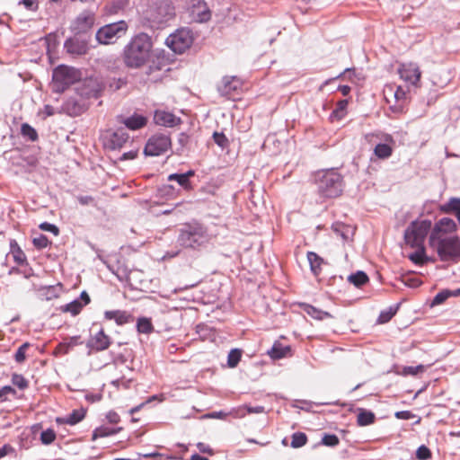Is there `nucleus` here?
Returning <instances> with one entry per match:
<instances>
[{"label":"nucleus","instance_id":"nucleus-13","mask_svg":"<svg viewBox=\"0 0 460 460\" xmlns=\"http://www.w3.org/2000/svg\"><path fill=\"white\" fill-rule=\"evenodd\" d=\"M242 87V81L237 76H224L217 85V91L222 96L231 97L237 93Z\"/></svg>","mask_w":460,"mask_h":460},{"label":"nucleus","instance_id":"nucleus-30","mask_svg":"<svg viewBox=\"0 0 460 460\" xmlns=\"http://www.w3.org/2000/svg\"><path fill=\"white\" fill-rule=\"evenodd\" d=\"M348 280L356 287H361L368 281V277L364 271H357L349 276Z\"/></svg>","mask_w":460,"mask_h":460},{"label":"nucleus","instance_id":"nucleus-15","mask_svg":"<svg viewBox=\"0 0 460 460\" xmlns=\"http://www.w3.org/2000/svg\"><path fill=\"white\" fill-rule=\"evenodd\" d=\"M111 343L110 336H108L103 329H101L96 334L93 335L88 342L87 347L95 351H102L107 349Z\"/></svg>","mask_w":460,"mask_h":460},{"label":"nucleus","instance_id":"nucleus-17","mask_svg":"<svg viewBox=\"0 0 460 460\" xmlns=\"http://www.w3.org/2000/svg\"><path fill=\"white\" fill-rule=\"evenodd\" d=\"M456 229V222L449 217L439 219L432 228L429 235H446L452 234Z\"/></svg>","mask_w":460,"mask_h":460},{"label":"nucleus","instance_id":"nucleus-62","mask_svg":"<svg viewBox=\"0 0 460 460\" xmlns=\"http://www.w3.org/2000/svg\"><path fill=\"white\" fill-rule=\"evenodd\" d=\"M265 411V408L263 406H255V407H252V406H248L246 405V411L247 413H262L264 412Z\"/></svg>","mask_w":460,"mask_h":460},{"label":"nucleus","instance_id":"nucleus-22","mask_svg":"<svg viewBox=\"0 0 460 460\" xmlns=\"http://www.w3.org/2000/svg\"><path fill=\"white\" fill-rule=\"evenodd\" d=\"M122 429L121 427L111 428L108 426H100L93 429L92 434V440L94 441L100 438H105L118 434Z\"/></svg>","mask_w":460,"mask_h":460},{"label":"nucleus","instance_id":"nucleus-42","mask_svg":"<svg viewBox=\"0 0 460 460\" xmlns=\"http://www.w3.org/2000/svg\"><path fill=\"white\" fill-rule=\"evenodd\" d=\"M12 383L18 388L23 390L28 387V381L22 375L13 374L12 376Z\"/></svg>","mask_w":460,"mask_h":460},{"label":"nucleus","instance_id":"nucleus-21","mask_svg":"<svg viewBox=\"0 0 460 460\" xmlns=\"http://www.w3.org/2000/svg\"><path fill=\"white\" fill-rule=\"evenodd\" d=\"M290 352L289 346H284L280 342H274L272 348L268 351L272 359H280L287 357Z\"/></svg>","mask_w":460,"mask_h":460},{"label":"nucleus","instance_id":"nucleus-35","mask_svg":"<svg viewBox=\"0 0 460 460\" xmlns=\"http://www.w3.org/2000/svg\"><path fill=\"white\" fill-rule=\"evenodd\" d=\"M305 311L311 317L317 320H323L324 318L331 317L329 313L317 309L313 305H306Z\"/></svg>","mask_w":460,"mask_h":460},{"label":"nucleus","instance_id":"nucleus-49","mask_svg":"<svg viewBox=\"0 0 460 460\" xmlns=\"http://www.w3.org/2000/svg\"><path fill=\"white\" fill-rule=\"evenodd\" d=\"M75 345H76V338H72L70 342L68 343H60L57 349L60 352V353H63V354H66L68 353L69 349L74 347Z\"/></svg>","mask_w":460,"mask_h":460},{"label":"nucleus","instance_id":"nucleus-31","mask_svg":"<svg viewBox=\"0 0 460 460\" xmlns=\"http://www.w3.org/2000/svg\"><path fill=\"white\" fill-rule=\"evenodd\" d=\"M168 181H177L186 190H190L192 188L190 180L186 179V176L182 173H172L168 176Z\"/></svg>","mask_w":460,"mask_h":460},{"label":"nucleus","instance_id":"nucleus-1","mask_svg":"<svg viewBox=\"0 0 460 460\" xmlns=\"http://www.w3.org/2000/svg\"><path fill=\"white\" fill-rule=\"evenodd\" d=\"M153 44L146 33H139L133 37L125 46L123 60L129 68H139L150 58Z\"/></svg>","mask_w":460,"mask_h":460},{"label":"nucleus","instance_id":"nucleus-27","mask_svg":"<svg viewBox=\"0 0 460 460\" xmlns=\"http://www.w3.org/2000/svg\"><path fill=\"white\" fill-rule=\"evenodd\" d=\"M85 417V411L84 409L74 410L69 415H67L63 422L68 425H75Z\"/></svg>","mask_w":460,"mask_h":460},{"label":"nucleus","instance_id":"nucleus-11","mask_svg":"<svg viewBox=\"0 0 460 460\" xmlns=\"http://www.w3.org/2000/svg\"><path fill=\"white\" fill-rule=\"evenodd\" d=\"M172 142L169 135L158 133L152 136L146 144L144 153L149 156H158L171 147Z\"/></svg>","mask_w":460,"mask_h":460},{"label":"nucleus","instance_id":"nucleus-52","mask_svg":"<svg viewBox=\"0 0 460 460\" xmlns=\"http://www.w3.org/2000/svg\"><path fill=\"white\" fill-rule=\"evenodd\" d=\"M228 414L234 418H243L247 414L246 405L234 408Z\"/></svg>","mask_w":460,"mask_h":460},{"label":"nucleus","instance_id":"nucleus-46","mask_svg":"<svg viewBox=\"0 0 460 460\" xmlns=\"http://www.w3.org/2000/svg\"><path fill=\"white\" fill-rule=\"evenodd\" d=\"M339 442L338 437L334 434H325L322 438V443L328 447H335Z\"/></svg>","mask_w":460,"mask_h":460},{"label":"nucleus","instance_id":"nucleus-12","mask_svg":"<svg viewBox=\"0 0 460 460\" xmlns=\"http://www.w3.org/2000/svg\"><path fill=\"white\" fill-rule=\"evenodd\" d=\"M398 74L401 79L415 87L418 86L421 76L419 66L412 62L401 64Z\"/></svg>","mask_w":460,"mask_h":460},{"label":"nucleus","instance_id":"nucleus-38","mask_svg":"<svg viewBox=\"0 0 460 460\" xmlns=\"http://www.w3.org/2000/svg\"><path fill=\"white\" fill-rule=\"evenodd\" d=\"M21 132L23 137H28L31 141H35L38 138L36 130L27 123L22 125Z\"/></svg>","mask_w":460,"mask_h":460},{"label":"nucleus","instance_id":"nucleus-54","mask_svg":"<svg viewBox=\"0 0 460 460\" xmlns=\"http://www.w3.org/2000/svg\"><path fill=\"white\" fill-rule=\"evenodd\" d=\"M106 419L111 424H117L120 420L119 415L117 412L113 411H110L106 414Z\"/></svg>","mask_w":460,"mask_h":460},{"label":"nucleus","instance_id":"nucleus-9","mask_svg":"<svg viewBox=\"0 0 460 460\" xmlns=\"http://www.w3.org/2000/svg\"><path fill=\"white\" fill-rule=\"evenodd\" d=\"M129 135L123 128L115 130L109 129L102 136L104 149L108 151H119L129 142Z\"/></svg>","mask_w":460,"mask_h":460},{"label":"nucleus","instance_id":"nucleus-4","mask_svg":"<svg viewBox=\"0 0 460 460\" xmlns=\"http://www.w3.org/2000/svg\"><path fill=\"white\" fill-rule=\"evenodd\" d=\"M177 242L182 247L195 249L207 243L208 235L200 225H187L181 229Z\"/></svg>","mask_w":460,"mask_h":460},{"label":"nucleus","instance_id":"nucleus-50","mask_svg":"<svg viewBox=\"0 0 460 460\" xmlns=\"http://www.w3.org/2000/svg\"><path fill=\"white\" fill-rule=\"evenodd\" d=\"M40 229H41L42 231L50 232V233L54 234L55 235H58V234H59L58 227L57 226L48 223V222L41 223L40 225Z\"/></svg>","mask_w":460,"mask_h":460},{"label":"nucleus","instance_id":"nucleus-36","mask_svg":"<svg viewBox=\"0 0 460 460\" xmlns=\"http://www.w3.org/2000/svg\"><path fill=\"white\" fill-rule=\"evenodd\" d=\"M83 307H84V305L82 304V302L79 299H75V300L66 304L64 306L63 311L68 312L72 315H76L81 312Z\"/></svg>","mask_w":460,"mask_h":460},{"label":"nucleus","instance_id":"nucleus-10","mask_svg":"<svg viewBox=\"0 0 460 460\" xmlns=\"http://www.w3.org/2000/svg\"><path fill=\"white\" fill-rule=\"evenodd\" d=\"M193 43V36L189 29H180L166 39L167 46L175 53L181 54Z\"/></svg>","mask_w":460,"mask_h":460},{"label":"nucleus","instance_id":"nucleus-61","mask_svg":"<svg viewBox=\"0 0 460 460\" xmlns=\"http://www.w3.org/2000/svg\"><path fill=\"white\" fill-rule=\"evenodd\" d=\"M189 139H190L189 135L182 132L179 135L178 142L181 145V146L184 147L188 145Z\"/></svg>","mask_w":460,"mask_h":460},{"label":"nucleus","instance_id":"nucleus-45","mask_svg":"<svg viewBox=\"0 0 460 460\" xmlns=\"http://www.w3.org/2000/svg\"><path fill=\"white\" fill-rule=\"evenodd\" d=\"M416 457L419 460H428L431 457V452L426 446L421 445L416 451Z\"/></svg>","mask_w":460,"mask_h":460},{"label":"nucleus","instance_id":"nucleus-29","mask_svg":"<svg viewBox=\"0 0 460 460\" xmlns=\"http://www.w3.org/2000/svg\"><path fill=\"white\" fill-rule=\"evenodd\" d=\"M442 210L446 213H454L456 216L460 214V199L452 198L442 207Z\"/></svg>","mask_w":460,"mask_h":460},{"label":"nucleus","instance_id":"nucleus-64","mask_svg":"<svg viewBox=\"0 0 460 460\" xmlns=\"http://www.w3.org/2000/svg\"><path fill=\"white\" fill-rule=\"evenodd\" d=\"M411 416V413L408 411H397L395 413V417L398 418V419H402V420H409Z\"/></svg>","mask_w":460,"mask_h":460},{"label":"nucleus","instance_id":"nucleus-26","mask_svg":"<svg viewBox=\"0 0 460 460\" xmlns=\"http://www.w3.org/2000/svg\"><path fill=\"white\" fill-rule=\"evenodd\" d=\"M376 416L374 412L361 409L357 416V423L358 426H367L374 423Z\"/></svg>","mask_w":460,"mask_h":460},{"label":"nucleus","instance_id":"nucleus-40","mask_svg":"<svg viewBox=\"0 0 460 460\" xmlns=\"http://www.w3.org/2000/svg\"><path fill=\"white\" fill-rule=\"evenodd\" d=\"M56 438V433L53 429H48L43 430L40 434V441L44 445L51 444Z\"/></svg>","mask_w":460,"mask_h":460},{"label":"nucleus","instance_id":"nucleus-20","mask_svg":"<svg viewBox=\"0 0 460 460\" xmlns=\"http://www.w3.org/2000/svg\"><path fill=\"white\" fill-rule=\"evenodd\" d=\"M80 91L81 94L87 98H97L100 95L102 88L96 80L88 79L83 83V87Z\"/></svg>","mask_w":460,"mask_h":460},{"label":"nucleus","instance_id":"nucleus-47","mask_svg":"<svg viewBox=\"0 0 460 460\" xmlns=\"http://www.w3.org/2000/svg\"><path fill=\"white\" fill-rule=\"evenodd\" d=\"M213 138L215 143L222 148H225L228 144V139L223 133L214 132Z\"/></svg>","mask_w":460,"mask_h":460},{"label":"nucleus","instance_id":"nucleus-33","mask_svg":"<svg viewBox=\"0 0 460 460\" xmlns=\"http://www.w3.org/2000/svg\"><path fill=\"white\" fill-rule=\"evenodd\" d=\"M137 328L139 332L146 334L152 332L154 330L150 319L146 317H141L137 320Z\"/></svg>","mask_w":460,"mask_h":460},{"label":"nucleus","instance_id":"nucleus-59","mask_svg":"<svg viewBox=\"0 0 460 460\" xmlns=\"http://www.w3.org/2000/svg\"><path fill=\"white\" fill-rule=\"evenodd\" d=\"M197 447L199 450V452H201V453H207L208 455H213V450L211 449V447L205 443L199 442L197 444Z\"/></svg>","mask_w":460,"mask_h":460},{"label":"nucleus","instance_id":"nucleus-32","mask_svg":"<svg viewBox=\"0 0 460 460\" xmlns=\"http://www.w3.org/2000/svg\"><path fill=\"white\" fill-rule=\"evenodd\" d=\"M348 106L347 100H341L337 102L335 110L331 114V119H341L345 116V111Z\"/></svg>","mask_w":460,"mask_h":460},{"label":"nucleus","instance_id":"nucleus-5","mask_svg":"<svg viewBox=\"0 0 460 460\" xmlns=\"http://www.w3.org/2000/svg\"><path fill=\"white\" fill-rule=\"evenodd\" d=\"M365 139L368 144L375 145L374 154L379 159H387L392 155L395 141L391 135L377 131L365 135Z\"/></svg>","mask_w":460,"mask_h":460},{"label":"nucleus","instance_id":"nucleus-56","mask_svg":"<svg viewBox=\"0 0 460 460\" xmlns=\"http://www.w3.org/2000/svg\"><path fill=\"white\" fill-rule=\"evenodd\" d=\"M199 4H202V6L204 7V10L202 11V13L199 15V20L201 22H204V21H208L209 18H210V13L207 7V4L204 1H200Z\"/></svg>","mask_w":460,"mask_h":460},{"label":"nucleus","instance_id":"nucleus-55","mask_svg":"<svg viewBox=\"0 0 460 460\" xmlns=\"http://www.w3.org/2000/svg\"><path fill=\"white\" fill-rule=\"evenodd\" d=\"M405 96H406V92L405 90L401 87V86H398L396 88V90L394 92V97L396 101H402L405 99Z\"/></svg>","mask_w":460,"mask_h":460},{"label":"nucleus","instance_id":"nucleus-44","mask_svg":"<svg viewBox=\"0 0 460 460\" xmlns=\"http://www.w3.org/2000/svg\"><path fill=\"white\" fill-rule=\"evenodd\" d=\"M32 243L37 249H44L49 244V241L46 235L40 234L33 238Z\"/></svg>","mask_w":460,"mask_h":460},{"label":"nucleus","instance_id":"nucleus-43","mask_svg":"<svg viewBox=\"0 0 460 460\" xmlns=\"http://www.w3.org/2000/svg\"><path fill=\"white\" fill-rule=\"evenodd\" d=\"M402 282L405 286L415 288L421 285V280L412 275H406L402 278Z\"/></svg>","mask_w":460,"mask_h":460},{"label":"nucleus","instance_id":"nucleus-34","mask_svg":"<svg viewBox=\"0 0 460 460\" xmlns=\"http://www.w3.org/2000/svg\"><path fill=\"white\" fill-rule=\"evenodd\" d=\"M242 350L239 349H233L229 351L227 356V365L229 367H235L241 360Z\"/></svg>","mask_w":460,"mask_h":460},{"label":"nucleus","instance_id":"nucleus-60","mask_svg":"<svg viewBox=\"0 0 460 460\" xmlns=\"http://www.w3.org/2000/svg\"><path fill=\"white\" fill-rule=\"evenodd\" d=\"M19 4H23L28 10H35L38 6L37 0H22Z\"/></svg>","mask_w":460,"mask_h":460},{"label":"nucleus","instance_id":"nucleus-18","mask_svg":"<svg viewBox=\"0 0 460 460\" xmlns=\"http://www.w3.org/2000/svg\"><path fill=\"white\" fill-rule=\"evenodd\" d=\"M155 123L164 127L172 128L181 122V119L166 111H156L154 115Z\"/></svg>","mask_w":460,"mask_h":460},{"label":"nucleus","instance_id":"nucleus-14","mask_svg":"<svg viewBox=\"0 0 460 460\" xmlns=\"http://www.w3.org/2000/svg\"><path fill=\"white\" fill-rule=\"evenodd\" d=\"M95 22V15L93 12L84 11L82 12L73 24V29L76 32H85L90 30Z\"/></svg>","mask_w":460,"mask_h":460},{"label":"nucleus","instance_id":"nucleus-8","mask_svg":"<svg viewBox=\"0 0 460 460\" xmlns=\"http://www.w3.org/2000/svg\"><path fill=\"white\" fill-rule=\"evenodd\" d=\"M128 24L125 21H119L106 24L96 32V40L101 44H112L118 39L126 34Z\"/></svg>","mask_w":460,"mask_h":460},{"label":"nucleus","instance_id":"nucleus-6","mask_svg":"<svg viewBox=\"0 0 460 460\" xmlns=\"http://www.w3.org/2000/svg\"><path fill=\"white\" fill-rule=\"evenodd\" d=\"M80 79V73L77 69L67 66H58L53 71L52 88L56 93H63L71 84Z\"/></svg>","mask_w":460,"mask_h":460},{"label":"nucleus","instance_id":"nucleus-53","mask_svg":"<svg viewBox=\"0 0 460 460\" xmlns=\"http://www.w3.org/2000/svg\"><path fill=\"white\" fill-rule=\"evenodd\" d=\"M41 295L46 296V299L49 300L52 297H56L55 288L52 286L45 287L40 289Z\"/></svg>","mask_w":460,"mask_h":460},{"label":"nucleus","instance_id":"nucleus-7","mask_svg":"<svg viewBox=\"0 0 460 460\" xmlns=\"http://www.w3.org/2000/svg\"><path fill=\"white\" fill-rule=\"evenodd\" d=\"M431 221L421 220L412 222L404 232V239L411 246H424L428 234L431 232Z\"/></svg>","mask_w":460,"mask_h":460},{"label":"nucleus","instance_id":"nucleus-39","mask_svg":"<svg viewBox=\"0 0 460 460\" xmlns=\"http://www.w3.org/2000/svg\"><path fill=\"white\" fill-rule=\"evenodd\" d=\"M453 296V292L448 289H445L438 293L433 300H432V305H437L444 303L448 297Z\"/></svg>","mask_w":460,"mask_h":460},{"label":"nucleus","instance_id":"nucleus-2","mask_svg":"<svg viewBox=\"0 0 460 460\" xmlns=\"http://www.w3.org/2000/svg\"><path fill=\"white\" fill-rule=\"evenodd\" d=\"M314 182L319 196L324 199L337 198L343 191V177L333 168L316 172Z\"/></svg>","mask_w":460,"mask_h":460},{"label":"nucleus","instance_id":"nucleus-25","mask_svg":"<svg viewBox=\"0 0 460 460\" xmlns=\"http://www.w3.org/2000/svg\"><path fill=\"white\" fill-rule=\"evenodd\" d=\"M307 260L309 261L310 268L314 275H319L321 272V266L323 262V260L314 252H307Z\"/></svg>","mask_w":460,"mask_h":460},{"label":"nucleus","instance_id":"nucleus-19","mask_svg":"<svg viewBox=\"0 0 460 460\" xmlns=\"http://www.w3.org/2000/svg\"><path fill=\"white\" fill-rule=\"evenodd\" d=\"M66 51L72 55L82 56L87 53L88 45L78 39H68L65 42Z\"/></svg>","mask_w":460,"mask_h":460},{"label":"nucleus","instance_id":"nucleus-51","mask_svg":"<svg viewBox=\"0 0 460 460\" xmlns=\"http://www.w3.org/2000/svg\"><path fill=\"white\" fill-rule=\"evenodd\" d=\"M395 310L390 308L388 311L382 312L379 315L378 321L379 323H386L392 319V317L395 314Z\"/></svg>","mask_w":460,"mask_h":460},{"label":"nucleus","instance_id":"nucleus-48","mask_svg":"<svg viewBox=\"0 0 460 460\" xmlns=\"http://www.w3.org/2000/svg\"><path fill=\"white\" fill-rule=\"evenodd\" d=\"M425 370V367L423 365H418L416 367H405L403 368V374L416 376L419 373H421Z\"/></svg>","mask_w":460,"mask_h":460},{"label":"nucleus","instance_id":"nucleus-63","mask_svg":"<svg viewBox=\"0 0 460 460\" xmlns=\"http://www.w3.org/2000/svg\"><path fill=\"white\" fill-rule=\"evenodd\" d=\"M77 199L81 205H89L93 202V199L91 196H79Z\"/></svg>","mask_w":460,"mask_h":460},{"label":"nucleus","instance_id":"nucleus-58","mask_svg":"<svg viewBox=\"0 0 460 460\" xmlns=\"http://www.w3.org/2000/svg\"><path fill=\"white\" fill-rule=\"evenodd\" d=\"M14 393H15V390L12 386H10V385L3 386L2 388H0V399H5L7 394H14Z\"/></svg>","mask_w":460,"mask_h":460},{"label":"nucleus","instance_id":"nucleus-16","mask_svg":"<svg viewBox=\"0 0 460 460\" xmlns=\"http://www.w3.org/2000/svg\"><path fill=\"white\" fill-rule=\"evenodd\" d=\"M117 120L130 130L140 129L147 124V118L138 113H134L129 117L118 116Z\"/></svg>","mask_w":460,"mask_h":460},{"label":"nucleus","instance_id":"nucleus-37","mask_svg":"<svg viewBox=\"0 0 460 460\" xmlns=\"http://www.w3.org/2000/svg\"><path fill=\"white\" fill-rule=\"evenodd\" d=\"M307 442V437L303 432H296L292 435L291 447L298 448L305 446Z\"/></svg>","mask_w":460,"mask_h":460},{"label":"nucleus","instance_id":"nucleus-23","mask_svg":"<svg viewBox=\"0 0 460 460\" xmlns=\"http://www.w3.org/2000/svg\"><path fill=\"white\" fill-rule=\"evenodd\" d=\"M104 317L107 320H114L118 325H123L128 322L129 315L120 310L106 311Z\"/></svg>","mask_w":460,"mask_h":460},{"label":"nucleus","instance_id":"nucleus-24","mask_svg":"<svg viewBox=\"0 0 460 460\" xmlns=\"http://www.w3.org/2000/svg\"><path fill=\"white\" fill-rule=\"evenodd\" d=\"M417 250L409 254V259L417 265H424L427 261H430V259L426 255V251L424 246H414Z\"/></svg>","mask_w":460,"mask_h":460},{"label":"nucleus","instance_id":"nucleus-28","mask_svg":"<svg viewBox=\"0 0 460 460\" xmlns=\"http://www.w3.org/2000/svg\"><path fill=\"white\" fill-rule=\"evenodd\" d=\"M11 252L16 263L22 265L26 261V255L14 240L10 243Z\"/></svg>","mask_w":460,"mask_h":460},{"label":"nucleus","instance_id":"nucleus-41","mask_svg":"<svg viewBox=\"0 0 460 460\" xmlns=\"http://www.w3.org/2000/svg\"><path fill=\"white\" fill-rule=\"evenodd\" d=\"M29 347H30V343L25 342L18 348V349L16 350V352L14 354V359L16 362L22 363L25 360V358H26L25 354H26V351Z\"/></svg>","mask_w":460,"mask_h":460},{"label":"nucleus","instance_id":"nucleus-57","mask_svg":"<svg viewBox=\"0 0 460 460\" xmlns=\"http://www.w3.org/2000/svg\"><path fill=\"white\" fill-rule=\"evenodd\" d=\"M137 150H130L128 152L123 153L121 155V156L119 157V160L120 161L132 160V159L137 157Z\"/></svg>","mask_w":460,"mask_h":460},{"label":"nucleus","instance_id":"nucleus-3","mask_svg":"<svg viewBox=\"0 0 460 460\" xmlns=\"http://www.w3.org/2000/svg\"><path fill=\"white\" fill-rule=\"evenodd\" d=\"M429 246L441 261H460V238L456 234L429 235Z\"/></svg>","mask_w":460,"mask_h":460}]
</instances>
